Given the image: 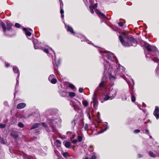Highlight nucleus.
Returning a JSON list of instances; mask_svg holds the SVG:
<instances>
[{"label": "nucleus", "mask_w": 159, "mask_h": 159, "mask_svg": "<svg viewBox=\"0 0 159 159\" xmlns=\"http://www.w3.org/2000/svg\"><path fill=\"white\" fill-rule=\"evenodd\" d=\"M100 54L102 56L101 61H103L104 65L103 76L100 83V86L106 84L107 78L111 80L116 79V76L121 75L125 72V69L120 64L118 67L115 64L114 59L116 58L114 54L107 51L102 49Z\"/></svg>", "instance_id": "nucleus-1"}, {"label": "nucleus", "mask_w": 159, "mask_h": 159, "mask_svg": "<svg viewBox=\"0 0 159 159\" xmlns=\"http://www.w3.org/2000/svg\"><path fill=\"white\" fill-rule=\"evenodd\" d=\"M61 120L60 117L56 118L54 116L48 118L46 123L43 122L42 125L44 127L47 132L49 133V135L54 137V134L50 133L57 134V130L56 128L59 125H60Z\"/></svg>", "instance_id": "nucleus-2"}, {"label": "nucleus", "mask_w": 159, "mask_h": 159, "mask_svg": "<svg viewBox=\"0 0 159 159\" xmlns=\"http://www.w3.org/2000/svg\"><path fill=\"white\" fill-rule=\"evenodd\" d=\"M144 47L146 50L149 52L146 54L147 57L151 58V60L155 62L158 63L159 59L157 57L158 52L156 47L151 46L148 43H145Z\"/></svg>", "instance_id": "nucleus-3"}, {"label": "nucleus", "mask_w": 159, "mask_h": 159, "mask_svg": "<svg viewBox=\"0 0 159 159\" xmlns=\"http://www.w3.org/2000/svg\"><path fill=\"white\" fill-rule=\"evenodd\" d=\"M119 39L122 45L125 47H135L138 43L135 39L132 36L126 37L124 33L119 36Z\"/></svg>", "instance_id": "nucleus-4"}, {"label": "nucleus", "mask_w": 159, "mask_h": 159, "mask_svg": "<svg viewBox=\"0 0 159 159\" xmlns=\"http://www.w3.org/2000/svg\"><path fill=\"white\" fill-rule=\"evenodd\" d=\"M109 80V79L107 78V81L106 82V84H104L102 86H100L99 84V86L98 87V89L99 90L100 87H104L108 89L109 91V93L110 96H111V99H112L114 98L116 96L118 92V89H113L112 87V86L114 85L113 83H111V84H109L108 82Z\"/></svg>", "instance_id": "nucleus-5"}, {"label": "nucleus", "mask_w": 159, "mask_h": 159, "mask_svg": "<svg viewBox=\"0 0 159 159\" xmlns=\"http://www.w3.org/2000/svg\"><path fill=\"white\" fill-rule=\"evenodd\" d=\"M43 50L48 54L49 57H52V59H53V57H54L55 63L53 61V64L55 70L57 71L58 65L61 62L60 59H59L57 61H56L55 53L52 48H50L49 49L47 48H45Z\"/></svg>", "instance_id": "nucleus-6"}, {"label": "nucleus", "mask_w": 159, "mask_h": 159, "mask_svg": "<svg viewBox=\"0 0 159 159\" xmlns=\"http://www.w3.org/2000/svg\"><path fill=\"white\" fill-rule=\"evenodd\" d=\"M70 104L75 111H78L81 104L79 101L76 99H74L72 101L71 103H70Z\"/></svg>", "instance_id": "nucleus-7"}, {"label": "nucleus", "mask_w": 159, "mask_h": 159, "mask_svg": "<svg viewBox=\"0 0 159 159\" xmlns=\"http://www.w3.org/2000/svg\"><path fill=\"white\" fill-rule=\"evenodd\" d=\"M90 5L89 6V9L90 10V12L91 13H94V11L93 10L96 8L97 6V3H94V1H88Z\"/></svg>", "instance_id": "nucleus-8"}, {"label": "nucleus", "mask_w": 159, "mask_h": 159, "mask_svg": "<svg viewBox=\"0 0 159 159\" xmlns=\"http://www.w3.org/2000/svg\"><path fill=\"white\" fill-rule=\"evenodd\" d=\"M76 36L78 38H80L82 42L84 41L86 42L88 44L92 45V42L89 41V40L86 39V37L80 34H77Z\"/></svg>", "instance_id": "nucleus-9"}, {"label": "nucleus", "mask_w": 159, "mask_h": 159, "mask_svg": "<svg viewBox=\"0 0 159 159\" xmlns=\"http://www.w3.org/2000/svg\"><path fill=\"white\" fill-rule=\"evenodd\" d=\"M33 42L35 49H40L41 47V43H39L37 39H34L33 40Z\"/></svg>", "instance_id": "nucleus-10"}, {"label": "nucleus", "mask_w": 159, "mask_h": 159, "mask_svg": "<svg viewBox=\"0 0 159 159\" xmlns=\"http://www.w3.org/2000/svg\"><path fill=\"white\" fill-rule=\"evenodd\" d=\"M23 30L25 31L26 36H30L31 35V32H33L32 30L29 28H24Z\"/></svg>", "instance_id": "nucleus-11"}, {"label": "nucleus", "mask_w": 159, "mask_h": 159, "mask_svg": "<svg viewBox=\"0 0 159 159\" xmlns=\"http://www.w3.org/2000/svg\"><path fill=\"white\" fill-rule=\"evenodd\" d=\"M153 115L155 116L157 120L159 119V107L158 106H156L155 109L153 113Z\"/></svg>", "instance_id": "nucleus-12"}, {"label": "nucleus", "mask_w": 159, "mask_h": 159, "mask_svg": "<svg viewBox=\"0 0 159 159\" xmlns=\"http://www.w3.org/2000/svg\"><path fill=\"white\" fill-rule=\"evenodd\" d=\"M96 93H95L92 98L93 102V107L96 108L97 107L98 104V100L97 97H96Z\"/></svg>", "instance_id": "nucleus-13"}, {"label": "nucleus", "mask_w": 159, "mask_h": 159, "mask_svg": "<svg viewBox=\"0 0 159 159\" xmlns=\"http://www.w3.org/2000/svg\"><path fill=\"white\" fill-rule=\"evenodd\" d=\"M60 13L61 14V18L62 19L64 17V11L63 10V4L62 1H60Z\"/></svg>", "instance_id": "nucleus-14"}, {"label": "nucleus", "mask_w": 159, "mask_h": 159, "mask_svg": "<svg viewBox=\"0 0 159 159\" xmlns=\"http://www.w3.org/2000/svg\"><path fill=\"white\" fill-rule=\"evenodd\" d=\"M80 121V120L78 117H75L74 119L72 121L71 123L73 125L77 126L79 125Z\"/></svg>", "instance_id": "nucleus-15"}, {"label": "nucleus", "mask_w": 159, "mask_h": 159, "mask_svg": "<svg viewBox=\"0 0 159 159\" xmlns=\"http://www.w3.org/2000/svg\"><path fill=\"white\" fill-rule=\"evenodd\" d=\"M103 127L104 128V129H102L101 131L99 132V133H103V132L106 131L107 129H108L109 127L107 123L106 122L103 123Z\"/></svg>", "instance_id": "nucleus-16"}, {"label": "nucleus", "mask_w": 159, "mask_h": 159, "mask_svg": "<svg viewBox=\"0 0 159 159\" xmlns=\"http://www.w3.org/2000/svg\"><path fill=\"white\" fill-rule=\"evenodd\" d=\"M66 27L67 31L70 32L71 34H75V32L74 31L72 28L69 25H66L65 22H64Z\"/></svg>", "instance_id": "nucleus-17"}, {"label": "nucleus", "mask_w": 159, "mask_h": 159, "mask_svg": "<svg viewBox=\"0 0 159 159\" xmlns=\"http://www.w3.org/2000/svg\"><path fill=\"white\" fill-rule=\"evenodd\" d=\"M123 79L126 81L128 85H129L131 84L132 85H134V80L132 79H130V80L131 81V83L130 82V81L129 80H127V78L125 77V76H121Z\"/></svg>", "instance_id": "nucleus-18"}, {"label": "nucleus", "mask_w": 159, "mask_h": 159, "mask_svg": "<svg viewBox=\"0 0 159 159\" xmlns=\"http://www.w3.org/2000/svg\"><path fill=\"white\" fill-rule=\"evenodd\" d=\"M13 71L15 73L17 74L18 78H19L20 75V73L18 68L16 66L13 67Z\"/></svg>", "instance_id": "nucleus-19"}, {"label": "nucleus", "mask_w": 159, "mask_h": 159, "mask_svg": "<svg viewBox=\"0 0 159 159\" xmlns=\"http://www.w3.org/2000/svg\"><path fill=\"white\" fill-rule=\"evenodd\" d=\"M26 106V104L24 103H19L17 105V108L19 109L24 108Z\"/></svg>", "instance_id": "nucleus-20"}, {"label": "nucleus", "mask_w": 159, "mask_h": 159, "mask_svg": "<svg viewBox=\"0 0 159 159\" xmlns=\"http://www.w3.org/2000/svg\"><path fill=\"white\" fill-rule=\"evenodd\" d=\"M96 12L98 15L99 16H102L104 18L106 19H107V18L106 17L104 14L102 13L98 9L96 10Z\"/></svg>", "instance_id": "nucleus-21"}, {"label": "nucleus", "mask_w": 159, "mask_h": 159, "mask_svg": "<svg viewBox=\"0 0 159 159\" xmlns=\"http://www.w3.org/2000/svg\"><path fill=\"white\" fill-rule=\"evenodd\" d=\"M104 100L101 101V102H103L104 101H106L109 99H111V96H109V94H106L104 95V96L103 98Z\"/></svg>", "instance_id": "nucleus-22"}, {"label": "nucleus", "mask_w": 159, "mask_h": 159, "mask_svg": "<svg viewBox=\"0 0 159 159\" xmlns=\"http://www.w3.org/2000/svg\"><path fill=\"white\" fill-rule=\"evenodd\" d=\"M41 125L39 123H36L34 124L30 129V130L34 129L39 127Z\"/></svg>", "instance_id": "nucleus-23"}, {"label": "nucleus", "mask_w": 159, "mask_h": 159, "mask_svg": "<svg viewBox=\"0 0 159 159\" xmlns=\"http://www.w3.org/2000/svg\"><path fill=\"white\" fill-rule=\"evenodd\" d=\"M12 24L11 23H7V25L6 30L10 31L11 29Z\"/></svg>", "instance_id": "nucleus-24"}, {"label": "nucleus", "mask_w": 159, "mask_h": 159, "mask_svg": "<svg viewBox=\"0 0 159 159\" xmlns=\"http://www.w3.org/2000/svg\"><path fill=\"white\" fill-rule=\"evenodd\" d=\"M60 95L62 97H66L67 95V93L63 91H61L59 92Z\"/></svg>", "instance_id": "nucleus-25"}, {"label": "nucleus", "mask_w": 159, "mask_h": 159, "mask_svg": "<svg viewBox=\"0 0 159 159\" xmlns=\"http://www.w3.org/2000/svg\"><path fill=\"white\" fill-rule=\"evenodd\" d=\"M63 143H64L65 147L67 148H69L71 145L70 143L69 142H64Z\"/></svg>", "instance_id": "nucleus-26"}, {"label": "nucleus", "mask_w": 159, "mask_h": 159, "mask_svg": "<svg viewBox=\"0 0 159 159\" xmlns=\"http://www.w3.org/2000/svg\"><path fill=\"white\" fill-rule=\"evenodd\" d=\"M1 25L2 26V27L3 28V31L5 34V33L6 31V25L3 22H2L1 23Z\"/></svg>", "instance_id": "nucleus-27"}, {"label": "nucleus", "mask_w": 159, "mask_h": 159, "mask_svg": "<svg viewBox=\"0 0 159 159\" xmlns=\"http://www.w3.org/2000/svg\"><path fill=\"white\" fill-rule=\"evenodd\" d=\"M148 153L152 157H156V155L152 151H149L148 152Z\"/></svg>", "instance_id": "nucleus-28"}, {"label": "nucleus", "mask_w": 159, "mask_h": 159, "mask_svg": "<svg viewBox=\"0 0 159 159\" xmlns=\"http://www.w3.org/2000/svg\"><path fill=\"white\" fill-rule=\"evenodd\" d=\"M68 94L69 96L71 98L75 96V93L73 92H69Z\"/></svg>", "instance_id": "nucleus-29"}, {"label": "nucleus", "mask_w": 159, "mask_h": 159, "mask_svg": "<svg viewBox=\"0 0 159 159\" xmlns=\"http://www.w3.org/2000/svg\"><path fill=\"white\" fill-rule=\"evenodd\" d=\"M83 104L85 106L87 107L89 104V102H88L86 100H84L82 101Z\"/></svg>", "instance_id": "nucleus-30"}, {"label": "nucleus", "mask_w": 159, "mask_h": 159, "mask_svg": "<svg viewBox=\"0 0 159 159\" xmlns=\"http://www.w3.org/2000/svg\"><path fill=\"white\" fill-rule=\"evenodd\" d=\"M55 77V76L53 75H51L48 77V80L49 81L51 80L54 78Z\"/></svg>", "instance_id": "nucleus-31"}, {"label": "nucleus", "mask_w": 159, "mask_h": 159, "mask_svg": "<svg viewBox=\"0 0 159 159\" xmlns=\"http://www.w3.org/2000/svg\"><path fill=\"white\" fill-rule=\"evenodd\" d=\"M50 82L52 84H55L57 83V80L55 77H54L52 79H51V80Z\"/></svg>", "instance_id": "nucleus-32"}, {"label": "nucleus", "mask_w": 159, "mask_h": 159, "mask_svg": "<svg viewBox=\"0 0 159 159\" xmlns=\"http://www.w3.org/2000/svg\"><path fill=\"white\" fill-rule=\"evenodd\" d=\"M52 111V109H48L46 111V113L48 115H50L51 113V112Z\"/></svg>", "instance_id": "nucleus-33"}, {"label": "nucleus", "mask_w": 159, "mask_h": 159, "mask_svg": "<svg viewBox=\"0 0 159 159\" xmlns=\"http://www.w3.org/2000/svg\"><path fill=\"white\" fill-rule=\"evenodd\" d=\"M122 99L124 101H125V100H128V101H129V96H125V97H123L122 98Z\"/></svg>", "instance_id": "nucleus-34"}, {"label": "nucleus", "mask_w": 159, "mask_h": 159, "mask_svg": "<svg viewBox=\"0 0 159 159\" xmlns=\"http://www.w3.org/2000/svg\"><path fill=\"white\" fill-rule=\"evenodd\" d=\"M18 126L20 128H23L24 126V125L23 123L20 122L18 123Z\"/></svg>", "instance_id": "nucleus-35"}, {"label": "nucleus", "mask_w": 159, "mask_h": 159, "mask_svg": "<svg viewBox=\"0 0 159 159\" xmlns=\"http://www.w3.org/2000/svg\"><path fill=\"white\" fill-rule=\"evenodd\" d=\"M68 87L72 89H74L75 88V87L72 84H70L68 85Z\"/></svg>", "instance_id": "nucleus-36"}, {"label": "nucleus", "mask_w": 159, "mask_h": 159, "mask_svg": "<svg viewBox=\"0 0 159 159\" xmlns=\"http://www.w3.org/2000/svg\"><path fill=\"white\" fill-rule=\"evenodd\" d=\"M136 100L135 97L132 94H131V101L132 102H135Z\"/></svg>", "instance_id": "nucleus-37"}, {"label": "nucleus", "mask_w": 159, "mask_h": 159, "mask_svg": "<svg viewBox=\"0 0 159 159\" xmlns=\"http://www.w3.org/2000/svg\"><path fill=\"white\" fill-rule=\"evenodd\" d=\"M11 136L12 137L15 139L16 140L18 138V137L16 134H15L13 133L11 134Z\"/></svg>", "instance_id": "nucleus-38"}, {"label": "nucleus", "mask_w": 159, "mask_h": 159, "mask_svg": "<svg viewBox=\"0 0 159 159\" xmlns=\"http://www.w3.org/2000/svg\"><path fill=\"white\" fill-rule=\"evenodd\" d=\"M77 139L79 142H81L82 140V137L81 136H78L77 137Z\"/></svg>", "instance_id": "nucleus-39"}, {"label": "nucleus", "mask_w": 159, "mask_h": 159, "mask_svg": "<svg viewBox=\"0 0 159 159\" xmlns=\"http://www.w3.org/2000/svg\"><path fill=\"white\" fill-rule=\"evenodd\" d=\"M6 126V125L4 124L0 123V128H4Z\"/></svg>", "instance_id": "nucleus-40"}, {"label": "nucleus", "mask_w": 159, "mask_h": 159, "mask_svg": "<svg viewBox=\"0 0 159 159\" xmlns=\"http://www.w3.org/2000/svg\"><path fill=\"white\" fill-rule=\"evenodd\" d=\"M19 78H18V77H17L16 79V87L17 86H18L19 83Z\"/></svg>", "instance_id": "nucleus-41"}, {"label": "nucleus", "mask_w": 159, "mask_h": 159, "mask_svg": "<svg viewBox=\"0 0 159 159\" xmlns=\"http://www.w3.org/2000/svg\"><path fill=\"white\" fill-rule=\"evenodd\" d=\"M15 26L17 28H20V25L18 23H16L15 24Z\"/></svg>", "instance_id": "nucleus-42"}, {"label": "nucleus", "mask_w": 159, "mask_h": 159, "mask_svg": "<svg viewBox=\"0 0 159 159\" xmlns=\"http://www.w3.org/2000/svg\"><path fill=\"white\" fill-rule=\"evenodd\" d=\"M4 104L6 107H8L9 106L8 102L7 101H5L4 102Z\"/></svg>", "instance_id": "nucleus-43"}, {"label": "nucleus", "mask_w": 159, "mask_h": 159, "mask_svg": "<svg viewBox=\"0 0 159 159\" xmlns=\"http://www.w3.org/2000/svg\"><path fill=\"white\" fill-rule=\"evenodd\" d=\"M156 72L157 74H159V67L157 66L156 68Z\"/></svg>", "instance_id": "nucleus-44"}, {"label": "nucleus", "mask_w": 159, "mask_h": 159, "mask_svg": "<svg viewBox=\"0 0 159 159\" xmlns=\"http://www.w3.org/2000/svg\"><path fill=\"white\" fill-rule=\"evenodd\" d=\"M140 131V130L139 129H135L134 131V133H135V134H137V133H138Z\"/></svg>", "instance_id": "nucleus-45"}, {"label": "nucleus", "mask_w": 159, "mask_h": 159, "mask_svg": "<svg viewBox=\"0 0 159 159\" xmlns=\"http://www.w3.org/2000/svg\"><path fill=\"white\" fill-rule=\"evenodd\" d=\"M77 142V140L76 139L71 141V142L74 144H76Z\"/></svg>", "instance_id": "nucleus-46"}, {"label": "nucleus", "mask_w": 159, "mask_h": 159, "mask_svg": "<svg viewBox=\"0 0 159 159\" xmlns=\"http://www.w3.org/2000/svg\"><path fill=\"white\" fill-rule=\"evenodd\" d=\"M97 157L94 155H92L91 157V159H96Z\"/></svg>", "instance_id": "nucleus-47"}, {"label": "nucleus", "mask_w": 159, "mask_h": 159, "mask_svg": "<svg viewBox=\"0 0 159 159\" xmlns=\"http://www.w3.org/2000/svg\"><path fill=\"white\" fill-rule=\"evenodd\" d=\"M84 128L85 130H87L88 128V125L87 124H86L85 125Z\"/></svg>", "instance_id": "nucleus-48"}, {"label": "nucleus", "mask_w": 159, "mask_h": 159, "mask_svg": "<svg viewBox=\"0 0 159 159\" xmlns=\"http://www.w3.org/2000/svg\"><path fill=\"white\" fill-rule=\"evenodd\" d=\"M118 24L119 25L120 27H122L123 25V23L121 22H119L118 23Z\"/></svg>", "instance_id": "nucleus-49"}, {"label": "nucleus", "mask_w": 159, "mask_h": 159, "mask_svg": "<svg viewBox=\"0 0 159 159\" xmlns=\"http://www.w3.org/2000/svg\"><path fill=\"white\" fill-rule=\"evenodd\" d=\"M79 92L82 93L83 91V89L82 88H80L79 89Z\"/></svg>", "instance_id": "nucleus-50"}, {"label": "nucleus", "mask_w": 159, "mask_h": 159, "mask_svg": "<svg viewBox=\"0 0 159 159\" xmlns=\"http://www.w3.org/2000/svg\"><path fill=\"white\" fill-rule=\"evenodd\" d=\"M5 66L7 67H8L10 66L9 64L8 63H7L6 62H5Z\"/></svg>", "instance_id": "nucleus-51"}, {"label": "nucleus", "mask_w": 159, "mask_h": 159, "mask_svg": "<svg viewBox=\"0 0 159 159\" xmlns=\"http://www.w3.org/2000/svg\"><path fill=\"white\" fill-rule=\"evenodd\" d=\"M87 116L89 117V120H91V117L90 115V114L89 113H88L87 114Z\"/></svg>", "instance_id": "nucleus-52"}, {"label": "nucleus", "mask_w": 159, "mask_h": 159, "mask_svg": "<svg viewBox=\"0 0 159 159\" xmlns=\"http://www.w3.org/2000/svg\"><path fill=\"white\" fill-rule=\"evenodd\" d=\"M66 134L68 135H70L72 134V132L70 131H68L67 132Z\"/></svg>", "instance_id": "nucleus-53"}, {"label": "nucleus", "mask_w": 159, "mask_h": 159, "mask_svg": "<svg viewBox=\"0 0 159 159\" xmlns=\"http://www.w3.org/2000/svg\"><path fill=\"white\" fill-rule=\"evenodd\" d=\"M56 142L59 144L61 143V141L57 139L56 140Z\"/></svg>", "instance_id": "nucleus-54"}, {"label": "nucleus", "mask_w": 159, "mask_h": 159, "mask_svg": "<svg viewBox=\"0 0 159 159\" xmlns=\"http://www.w3.org/2000/svg\"><path fill=\"white\" fill-rule=\"evenodd\" d=\"M63 155L64 157H66L67 155V153L66 152H64L63 153Z\"/></svg>", "instance_id": "nucleus-55"}, {"label": "nucleus", "mask_w": 159, "mask_h": 159, "mask_svg": "<svg viewBox=\"0 0 159 159\" xmlns=\"http://www.w3.org/2000/svg\"><path fill=\"white\" fill-rule=\"evenodd\" d=\"M88 1L87 0H86V1H84V3H85V5L86 6H88V5L87 4V3H88Z\"/></svg>", "instance_id": "nucleus-56"}, {"label": "nucleus", "mask_w": 159, "mask_h": 159, "mask_svg": "<svg viewBox=\"0 0 159 159\" xmlns=\"http://www.w3.org/2000/svg\"><path fill=\"white\" fill-rule=\"evenodd\" d=\"M143 156L140 154L138 155V157L139 158H141Z\"/></svg>", "instance_id": "nucleus-57"}, {"label": "nucleus", "mask_w": 159, "mask_h": 159, "mask_svg": "<svg viewBox=\"0 0 159 159\" xmlns=\"http://www.w3.org/2000/svg\"><path fill=\"white\" fill-rule=\"evenodd\" d=\"M39 129H36L34 130V132L36 133H38V132H39Z\"/></svg>", "instance_id": "nucleus-58"}, {"label": "nucleus", "mask_w": 159, "mask_h": 159, "mask_svg": "<svg viewBox=\"0 0 159 159\" xmlns=\"http://www.w3.org/2000/svg\"><path fill=\"white\" fill-rule=\"evenodd\" d=\"M145 131L148 134H149V130L148 129H146L145 130Z\"/></svg>", "instance_id": "nucleus-59"}, {"label": "nucleus", "mask_w": 159, "mask_h": 159, "mask_svg": "<svg viewBox=\"0 0 159 159\" xmlns=\"http://www.w3.org/2000/svg\"><path fill=\"white\" fill-rule=\"evenodd\" d=\"M138 106L140 109L142 110V109L141 108V106L140 105V104L138 105Z\"/></svg>", "instance_id": "nucleus-60"}, {"label": "nucleus", "mask_w": 159, "mask_h": 159, "mask_svg": "<svg viewBox=\"0 0 159 159\" xmlns=\"http://www.w3.org/2000/svg\"><path fill=\"white\" fill-rule=\"evenodd\" d=\"M135 104L137 105V106H138V105H139V104H138V102H135Z\"/></svg>", "instance_id": "nucleus-61"}, {"label": "nucleus", "mask_w": 159, "mask_h": 159, "mask_svg": "<svg viewBox=\"0 0 159 159\" xmlns=\"http://www.w3.org/2000/svg\"><path fill=\"white\" fill-rule=\"evenodd\" d=\"M149 138H151V139H152V136L150 135H149Z\"/></svg>", "instance_id": "nucleus-62"}, {"label": "nucleus", "mask_w": 159, "mask_h": 159, "mask_svg": "<svg viewBox=\"0 0 159 159\" xmlns=\"http://www.w3.org/2000/svg\"><path fill=\"white\" fill-rule=\"evenodd\" d=\"M84 159H89L88 157H86Z\"/></svg>", "instance_id": "nucleus-63"}, {"label": "nucleus", "mask_w": 159, "mask_h": 159, "mask_svg": "<svg viewBox=\"0 0 159 159\" xmlns=\"http://www.w3.org/2000/svg\"><path fill=\"white\" fill-rule=\"evenodd\" d=\"M27 159H31L30 158H28Z\"/></svg>", "instance_id": "nucleus-64"}]
</instances>
